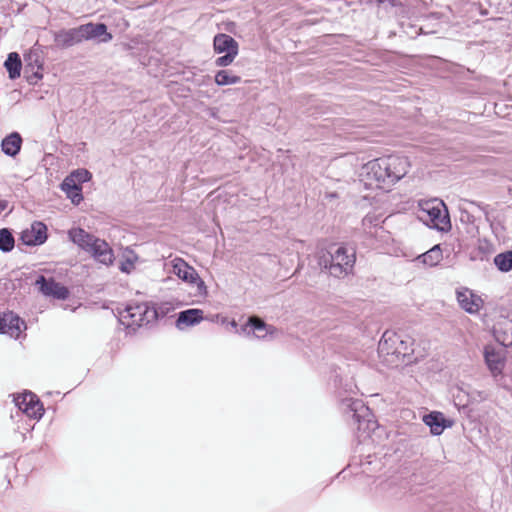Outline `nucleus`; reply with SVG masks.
I'll return each mask as SVG.
<instances>
[{
  "label": "nucleus",
  "mask_w": 512,
  "mask_h": 512,
  "mask_svg": "<svg viewBox=\"0 0 512 512\" xmlns=\"http://www.w3.org/2000/svg\"><path fill=\"white\" fill-rule=\"evenodd\" d=\"M410 167V161L405 156L380 157L368 161L361 167L359 180L366 189L388 192L407 175Z\"/></svg>",
  "instance_id": "1"
},
{
  "label": "nucleus",
  "mask_w": 512,
  "mask_h": 512,
  "mask_svg": "<svg viewBox=\"0 0 512 512\" xmlns=\"http://www.w3.org/2000/svg\"><path fill=\"white\" fill-rule=\"evenodd\" d=\"M68 238L80 249L91 254L101 264L110 265L114 261L113 250L109 244L82 228H72L68 231Z\"/></svg>",
  "instance_id": "2"
},
{
  "label": "nucleus",
  "mask_w": 512,
  "mask_h": 512,
  "mask_svg": "<svg viewBox=\"0 0 512 512\" xmlns=\"http://www.w3.org/2000/svg\"><path fill=\"white\" fill-rule=\"evenodd\" d=\"M168 305L169 303H162L157 308H150L146 303L130 304L119 311V321L127 327H139L159 315L166 314L170 310Z\"/></svg>",
  "instance_id": "3"
},
{
  "label": "nucleus",
  "mask_w": 512,
  "mask_h": 512,
  "mask_svg": "<svg viewBox=\"0 0 512 512\" xmlns=\"http://www.w3.org/2000/svg\"><path fill=\"white\" fill-rule=\"evenodd\" d=\"M354 262V251L344 246H333L330 251L319 257V265L327 269L334 277H342L348 274Z\"/></svg>",
  "instance_id": "4"
},
{
  "label": "nucleus",
  "mask_w": 512,
  "mask_h": 512,
  "mask_svg": "<svg viewBox=\"0 0 512 512\" xmlns=\"http://www.w3.org/2000/svg\"><path fill=\"white\" fill-rule=\"evenodd\" d=\"M417 217L429 227L447 231L451 227L449 214L443 201L430 199L419 202Z\"/></svg>",
  "instance_id": "5"
},
{
  "label": "nucleus",
  "mask_w": 512,
  "mask_h": 512,
  "mask_svg": "<svg viewBox=\"0 0 512 512\" xmlns=\"http://www.w3.org/2000/svg\"><path fill=\"white\" fill-rule=\"evenodd\" d=\"M341 409L345 414L351 415L354 421L358 424V431L366 434L367 437H371V433H374L379 429L370 409L362 400L344 398L341 401Z\"/></svg>",
  "instance_id": "6"
},
{
  "label": "nucleus",
  "mask_w": 512,
  "mask_h": 512,
  "mask_svg": "<svg viewBox=\"0 0 512 512\" xmlns=\"http://www.w3.org/2000/svg\"><path fill=\"white\" fill-rule=\"evenodd\" d=\"M410 351H412L410 339L403 338L402 335L392 331L384 332L378 344V353L390 364L394 363V360L389 357L404 358Z\"/></svg>",
  "instance_id": "7"
},
{
  "label": "nucleus",
  "mask_w": 512,
  "mask_h": 512,
  "mask_svg": "<svg viewBox=\"0 0 512 512\" xmlns=\"http://www.w3.org/2000/svg\"><path fill=\"white\" fill-rule=\"evenodd\" d=\"M170 271L185 283L196 287L197 295L207 296L208 289L194 267L190 266L182 258L176 257L166 263Z\"/></svg>",
  "instance_id": "8"
},
{
  "label": "nucleus",
  "mask_w": 512,
  "mask_h": 512,
  "mask_svg": "<svg viewBox=\"0 0 512 512\" xmlns=\"http://www.w3.org/2000/svg\"><path fill=\"white\" fill-rule=\"evenodd\" d=\"M14 402L19 410L31 419L39 420L43 416V405L32 392H24L16 396Z\"/></svg>",
  "instance_id": "9"
},
{
  "label": "nucleus",
  "mask_w": 512,
  "mask_h": 512,
  "mask_svg": "<svg viewBox=\"0 0 512 512\" xmlns=\"http://www.w3.org/2000/svg\"><path fill=\"white\" fill-rule=\"evenodd\" d=\"M26 63V72L31 73L27 76L29 83L35 84L43 78V57L38 48H32L24 55Z\"/></svg>",
  "instance_id": "10"
},
{
  "label": "nucleus",
  "mask_w": 512,
  "mask_h": 512,
  "mask_svg": "<svg viewBox=\"0 0 512 512\" xmlns=\"http://www.w3.org/2000/svg\"><path fill=\"white\" fill-rule=\"evenodd\" d=\"M456 299L459 306L470 314L478 313L483 306L482 298L466 287L456 290Z\"/></svg>",
  "instance_id": "11"
},
{
  "label": "nucleus",
  "mask_w": 512,
  "mask_h": 512,
  "mask_svg": "<svg viewBox=\"0 0 512 512\" xmlns=\"http://www.w3.org/2000/svg\"><path fill=\"white\" fill-rule=\"evenodd\" d=\"M25 329V322L13 312L0 315V333L18 339Z\"/></svg>",
  "instance_id": "12"
},
{
  "label": "nucleus",
  "mask_w": 512,
  "mask_h": 512,
  "mask_svg": "<svg viewBox=\"0 0 512 512\" xmlns=\"http://www.w3.org/2000/svg\"><path fill=\"white\" fill-rule=\"evenodd\" d=\"M47 239V227L42 222H33L29 228L21 232V240L25 245L37 246Z\"/></svg>",
  "instance_id": "13"
},
{
  "label": "nucleus",
  "mask_w": 512,
  "mask_h": 512,
  "mask_svg": "<svg viewBox=\"0 0 512 512\" xmlns=\"http://www.w3.org/2000/svg\"><path fill=\"white\" fill-rule=\"evenodd\" d=\"M35 285L45 296H51L57 299H65L69 294V291L66 287L60 283L55 282L53 279L47 280L44 276L38 277Z\"/></svg>",
  "instance_id": "14"
},
{
  "label": "nucleus",
  "mask_w": 512,
  "mask_h": 512,
  "mask_svg": "<svg viewBox=\"0 0 512 512\" xmlns=\"http://www.w3.org/2000/svg\"><path fill=\"white\" fill-rule=\"evenodd\" d=\"M484 359L493 377H497L502 374L505 366V356L503 351H497L492 346H486L484 348Z\"/></svg>",
  "instance_id": "15"
},
{
  "label": "nucleus",
  "mask_w": 512,
  "mask_h": 512,
  "mask_svg": "<svg viewBox=\"0 0 512 512\" xmlns=\"http://www.w3.org/2000/svg\"><path fill=\"white\" fill-rule=\"evenodd\" d=\"M422 421L430 428L432 435H441L446 428L453 426V421L446 419L444 414L438 411H432L422 417Z\"/></svg>",
  "instance_id": "16"
},
{
  "label": "nucleus",
  "mask_w": 512,
  "mask_h": 512,
  "mask_svg": "<svg viewBox=\"0 0 512 512\" xmlns=\"http://www.w3.org/2000/svg\"><path fill=\"white\" fill-rule=\"evenodd\" d=\"M496 340L503 346L512 344V318L501 316L493 327Z\"/></svg>",
  "instance_id": "17"
},
{
  "label": "nucleus",
  "mask_w": 512,
  "mask_h": 512,
  "mask_svg": "<svg viewBox=\"0 0 512 512\" xmlns=\"http://www.w3.org/2000/svg\"><path fill=\"white\" fill-rule=\"evenodd\" d=\"M82 40H90L95 38H101V42H109L112 39V35L107 32V27L103 23H88L80 25Z\"/></svg>",
  "instance_id": "18"
},
{
  "label": "nucleus",
  "mask_w": 512,
  "mask_h": 512,
  "mask_svg": "<svg viewBox=\"0 0 512 512\" xmlns=\"http://www.w3.org/2000/svg\"><path fill=\"white\" fill-rule=\"evenodd\" d=\"M54 41L59 47H70L82 42L80 26L68 30H60L54 33Z\"/></svg>",
  "instance_id": "19"
},
{
  "label": "nucleus",
  "mask_w": 512,
  "mask_h": 512,
  "mask_svg": "<svg viewBox=\"0 0 512 512\" xmlns=\"http://www.w3.org/2000/svg\"><path fill=\"white\" fill-rule=\"evenodd\" d=\"M204 312L201 309H188L179 313L176 327L180 330L199 324L203 319Z\"/></svg>",
  "instance_id": "20"
},
{
  "label": "nucleus",
  "mask_w": 512,
  "mask_h": 512,
  "mask_svg": "<svg viewBox=\"0 0 512 512\" xmlns=\"http://www.w3.org/2000/svg\"><path fill=\"white\" fill-rule=\"evenodd\" d=\"M248 327H251L254 331V336L259 339H264L268 334L274 332L272 326L267 325L262 319L252 316L248 319L247 324L243 327V331H246Z\"/></svg>",
  "instance_id": "21"
},
{
  "label": "nucleus",
  "mask_w": 512,
  "mask_h": 512,
  "mask_svg": "<svg viewBox=\"0 0 512 512\" xmlns=\"http://www.w3.org/2000/svg\"><path fill=\"white\" fill-rule=\"evenodd\" d=\"M214 50L217 53H229L233 50L238 51V43L227 34H218L213 41Z\"/></svg>",
  "instance_id": "22"
},
{
  "label": "nucleus",
  "mask_w": 512,
  "mask_h": 512,
  "mask_svg": "<svg viewBox=\"0 0 512 512\" xmlns=\"http://www.w3.org/2000/svg\"><path fill=\"white\" fill-rule=\"evenodd\" d=\"M21 144L22 138L20 134L13 132L2 140V151L8 156H15L19 153Z\"/></svg>",
  "instance_id": "23"
},
{
  "label": "nucleus",
  "mask_w": 512,
  "mask_h": 512,
  "mask_svg": "<svg viewBox=\"0 0 512 512\" xmlns=\"http://www.w3.org/2000/svg\"><path fill=\"white\" fill-rule=\"evenodd\" d=\"M61 189L74 204H79L82 201L81 187L76 182H73L72 178L66 177L61 184Z\"/></svg>",
  "instance_id": "24"
},
{
  "label": "nucleus",
  "mask_w": 512,
  "mask_h": 512,
  "mask_svg": "<svg viewBox=\"0 0 512 512\" xmlns=\"http://www.w3.org/2000/svg\"><path fill=\"white\" fill-rule=\"evenodd\" d=\"M442 258L443 254L440 245H435L427 252L418 256L416 260L420 261L426 266L434 267L441 262Z\"/></svg>",
  "instance_id": "25"
},
{
  "label": "nucleus",
  "mask_w": 512,
  "mask_h": 512,
  "mask_svg": "<svg viewBox=\"0 0 512 512\" xmlns=\"http://www.w3.org/2000/svg\"><path fill=\"white\" fill-rule=\"evenodd\" d=\"M4 66L10 79L14 80L20 77L22 63L18 53H9L7 59L5 60Z\"/></svg>",
  "instance_id": "26"
},
{
  "label": "nucleus",
  "mask_w": 512,
  "mask_h": 512,
  "mask_svg": "<svg viewBox=\"0 0 512 512\" xmlns=\"http://www.w3.org/2000/svg\"><path fill=\"white\" fill-rule=\"evenodd\" d=\"M401 28L403 32L410 38H415L419 34H431L437 32L436 29H428L427 25L412 24L410 22H402Z\"/></svg>",
  "instance_id": "27"
},
{
  "label": "nucleus",
  "mask_w": 512,
  "mask_h": 512,
  "mask_svg": "<svg viewBox=\"0 0 512 512\" xmlns=\"http://www.w3.org/2000/svg\"><path fill=\"white\" fill-rule=\"evenodd\" d=\"M241 78L229 70H220L215 75V82L219 86L239 83Z\"/></svg>",
  "instance_id": "28"
},
{
  "label": "nucleus",
  "mask_w": 512,
  "mask_h": 512,
  "mask_svg": "<svg viewBox=\"0 0 512 512\" xmlns=\"http://www.w3.org/2000/svg\"><path fill=\"white\" fill-rule=\"evenodd\" d=\"M494 264L501 272L512 270V251L500 253L494 257Z\"/></svg>",
  "instance_id": "29"
},
{
  "label": "nucleus",
  "mask_w": 512,
  "mask_h": 512,
  "mask_svg": "<svg viewBox=\"0 0 512 512\" xmlns=\"http://www.w3.org/2000/svg\"><path fill=\"white\" fill-rule=\"evenodd\" d=\"M380 218L374 213H368L362 220V226L365 233L373 236L376 230L379 227Z\"/></svg>",
  "instance_id": "30"
},
{
  "label": "nucleus",
  "mask_w": 512,
  "mask_h": 512,
  "mask_svg": "<svg viewBox=\"0 0 512 512\" xmlns=\"http://www.w3.org/2000/svg\"><path fill=\"white\" fill-rule=\"evenodd\" d=\"M14 247V237L8 229L0 230V250L9 252Z\"/></svg>",
  "instance_id": "31"
},
{
  "label": "nucleus",
  "mask_w": 512,
  "mask_h": 512,
  "mask_svg": "<svg viewBox=\"0 0 512 512\" xmlns=\"http://www.w3.org/2000/svg\"><path fill=\"white\" fill-rule=\"evenodd\" d=\"M68 178H72L73 182H76L77 184H81L84 182H87L91 179L92 175L91 173L86 169H77L73 171Z\"/></svg>",
  "instance_id": "32"
},
{
  "label": "nucleus",
  "mask_w": 512,
  "mask_h": 512,
  "mask_svg": "<svg viewBox=\"0 0 512 512\" xmlns=\"http://www.w3.org/2000/svg\"><path fill=\"white\" fill-rule=\"evenodd\" d=\"M237 54H238V51H235V50H233L232 52H229V53H225V55L217 58L216 65L220 66V67H225V66L230 65L234 61Z\"/></svg>",
  "instance_id": "33"
},
{
  "label": "nucleus",
  "mask_w": 512,
  "mask_h": 512,
  "mask_svg": "<svg viewBox=\"0 0 512 512\" xmlns=\"http://www.w3.org/2000/svg\"><path fill=\"white\" fill-rule=\"evenodd\" d=\"M8 207V202L6 200H0V213L3 212Z\"/></svg>",
  "instance_id": "34"
},
{
  "label": "nucleus",
  "mask_w": 512,
  "mask_h": 512,
  "mask_svg": "<svg viewBox=\"0 0 512 512\" xmlns=\"http://www.w3.org/2000/svg\"><path fill=\"white\" fill-rule=\"evenodd\" d=\"M131 266H132V263L122 264V265H121V270H122L123 272H129V267H131Z\"/></svg>",
  "instance_id": "35"
},
{
  "label": "nucleus",
  "mask_w": 512,
  "mask_h": 512,
  "mask_svg": "<svg viewBox=\"0 0 512 512\" xmlns=\"http://www.w3.org/2000/svg\"><path fill=\"white\" fill-rule=\"evenodd\" d=\"M479 396L481 397V399H486V394L484 393H479Z\"/></svg>",
  "instance_id": "36"
},
{
  "label": "nucleus",
  "mask_w": 512,
  "mask_h": 512,
  "mask_svg": "<svg viewBox=\"0 0 512 512\" xmlns=\"http://www.w3.org/2000/svg\"><path fill=\"white\" fill-rule=\"evenodd\" d=\"M231 325H232V327H236V326H237V324H236V322H235V321H232V322H231Z\"/></svg>",
  "instance_id": "37"
}]
</instances>
